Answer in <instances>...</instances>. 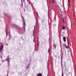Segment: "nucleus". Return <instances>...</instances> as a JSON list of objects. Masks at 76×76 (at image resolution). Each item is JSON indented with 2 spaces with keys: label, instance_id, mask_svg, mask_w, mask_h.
<instances>
[{
  "label": "nucleus",
  "instance_id": "obj_23",
  "mask_svg": "<svg viewBox=\"0 0 76 76\" xmlns=\"http://www.w3.org/2000/svg\"><path fill=\"white\" fill-rule=\"evenodd\" d=\"M1 44H2V43H1Z\"/></svg>",
  "mask_w": 76,
  "mask_h": 76
},
{
  "label": "nucleus",
  "instance_id": "obj_17",
  "mask_svg": "<svg viewBox=\"0 0 76 76\" xmlns=\"http://www.w3.org/2000/svg\"><path fill=\"white\" fill-rule=\"evenodd\" d=\"M28 68H29V66H27L26 69H28Z\"/></svg>",
  "mask_w": 76,
  "mask_h": 76
},
{
  "label": "nucleus",
  "instance_id": "obj_19",
  "mask_svg": "<svg viewBox=\"0 0 76 76\" xmlns=\"http://www.w3.org/2000/svg\"><path fill=\"white\" fill-rule=\"evenodd\" d=\"M14 27H16V25H15V26H14Z\"/></svg>",
  "mask_w": 76,
  "mask_h": 76
},
{
  "label": "nucleus",
  "instance_id": "obj_4",
  "mask_svg": "<svg viewBox=\"0 0 76 76\" xmlns=\"http://www.w3.org/2000/svg\"><path fill=\"white\" fill-rule=\"evenodd\" d=\"M35 31H34V32H33V36H34V37L35 36Z\"/></svg>",
  "mask_w": 76,
  "mask_h": 76
},
{
  "label": "nucleus",
  "instance_id": "obj_11",
  "mask_svg": "<svg viewBox=\"0 0 76 76\" xmlns=\"http://www.w3.org/2000/svg\"><path fill=\"white\" fill-rule=\"evenodd\" d=\"M50 49H49L48 50V52L49 53H50Z\"/></svg>",
  "mask_w": 76,
  "mask_h": 76
},
{
  "label": "nucleus",
  "instance_id": "obj_14",
  "mask_svg": "<svg viewBox=\"0 0 76 76\" xmlns=\"http://www.w3.org/2000/svg\"><path fill=\"white\" fill-rule=\"evenodd\" d=\"M68 0V3H70V0Z\"/></svg>",
  "mask_w": 76,
  "mask_h": 76
},
{
  "label": "nucleus",
  "instance_id": "obj_6",
  "mask_svg": "<svg viewBox=\"0 0 76 76\" xmlns=\"http://www.w3.org/2000/svg\"><path fill=\"white\" fill-rule=\"evenodd\" d=\"M53 47H54V48H56V45L54 44L53 45Z\"/></svg>",
  "mask_w": 76,
  "mask_h": 76
},
{
  "label": "nucleus",
  "instance_id": "obj_10",
  "mask_svg": "<svg viewBox=\"0 0 76 76\" xmlns=\"http://www.w3.org/2000/svg\"><path fill=\"white\" fill-rule=\"evenodd\" d=\"M67 41H68V44H69V39H68V38H67Z\"/></svg>",
  "mask_w": 76,
  "mask_h": 76
},
{
  "label": "nucleus",
  "instance_id": "obj_25",
  "mask_svg": "<svg viewBox=\"0 0 76 76\" xmlns=\"http://www.w3.org/2000/svg\"><path fill=\"white\" fill-rule=\"evenodd\" d=\"M63 21H64V20H63Z\"/></svg>",
  "mask_w": 76,
  "mask_h": 76
},
{
  "label": "nucleus",
  "instance_id": "obj_24",
  "mask_svg": "<svg viewBox=\"0 0 76 76\" xmlns=\"http://www.w3.org/2000/svg\"><path fill=\"white\" fill-rule=\"evenodd\" d=\"M1 58H2V57H1Z\"/></svg>",
  "mask_w": 76,
  "mask_h": 76
},
{
  "label": "nucleus",
  "instance_id": "obj_7",
  "mask_svg": "<svg viewBox=\"0 0 76 76\" xmlns=\"http://www.w3.org/2000/svg\"><path fill=\"white\" fill-rule=\"evenodd\" d=\"M7 61H8V63H9V59H7Z\"/></svg>",
  "mask_w": 76,
  "mask_h": 76
},
{
  "label": "nucleus",
  "instance_id": "obj_15",
  "mask_svg": "<svg viewBox=\"0 0 76 76\" xmlns=\"http://www.w3.org/2000/svg\"><path fill=\"white\" fill-rule=\"evenodd\" d=\"M62 76H63V73H62Z\"/></svg>",
  "mask_w": 76,
  "mask_h": 76
},
{
  "label": "nucleus",
  "instance_id": "obj_22",
  "mask_svg": "<svg viewBox=\"0 0 76 76\" xmlns=\"http://www.w3.org/2000/svg\"><path fill=\"white\" fill-rule=\"evenodd\" d=\"M22 17L23 18V16H22Z\"/></svg>",
  "mask_w": 76,
  "mask_h": 76
},
{
  "label": "nucleus",
  "instance_id": "obj_12",
  "mask_svg": "<svg viewBox=\"0 0 76 76\" xmlns=\"http://www.w3.org/2000/svg\"><path fill=\"white\" fill-rule=\"evenodd\" d=\"M66 48H69V47H67V46H66Z\"/></svg>",
  "mask_w": 76,
  "mask_h": 76
},
{
  "label": "nucleus",
  "instance_id": "obj_1",
  "mask_svg": "<svg viewBox=\"0 0 76 76\" xmlns=\"http://www.w3.org/2000/svg\"><path fill=\"white\" fill-rule=\"evenodd\" d=\"M3 45H1V48H0V51H1L3 49V48L4 47V46H3V45H4V44H2Z\"/></svg>",
  "mask_w": 76,
  "mask_h": 76
},
{
  "label": "nucleus",
  "instance_id": "obj_16",
  "mask_svg": "<svg viewBox=\"0 0 76 76\" xmlns=\"http://www.w3.org/2000/svg\"><path fill=\"white\" fill-rule=\"evenodd\" d=\"M52 3H54V0H53L52 1Z\"/></svg>",
  "mask_w": 76,
  "mask_h": 76
},
{
  "label": "nucleus",
  "instance_id": "obj_9",
  "mask_svg": "<svg viewBox=\"0 0 76 76\" xmlns=\"http://www.w3.org/2000/svg\"><path fill=\"white\" fill-rule=\"evenodd\" d=\"M63 47H65V46H66V45L63 44Z\"/></svg>",
  "mask_w": 76,
  "mask_h": 76
},
{
  "label": "nucleus",
  "instance_id": "obj_3",
  "mask_svg": "<svg viewBox=\"0 0 76 76\" xmlns=\"http://www.w3.org/2000/svg\"><path fill=\"white\" fill-rule=\"evenodd\" d=\"M66 26H63L62 27V29H63L64 30V29H66Z\"/></svg>",
  "mask_w": 76,
  "mask_h": 76
},
{
  "label": "nucleus",
  "instance_id": "obj_18",
  "mask_svg": "<svg viewBox=\"0 0 76 76\" xmlns=\"http://www.w3.org/2000/svg\"><path fill=\"white\" fill-rule=\"evenodd\" d=\"M6 34H7V31L6 30Z\"/></svg>",
  "mask_w": 76,
  "mask_h": 76
},
{
  "label": "nucleus",
  "instance_id": "obj_8",
  "mask_svg": "<svg viewBox=\"0 0 76 76\" xmlns=\"http://www.w3.org/2000/svg\"><path fill=\"white\" fill-rule=\"evenodd\" d=\"M24 26L25 27V22H24Z\"/></svg>",
  "mask_w": 76,
  "mask_h": 76
},
{
  "label": "nucleus",
  "instance_id": "obj_21",
  "mask_svg": "<svg viewBox=\"0 0 76 76\" xmlns=\"http://www.w3.org/2000/svg\"><path fill=\"white\" fill-rule=\"evenodd\" d=\"M7 45H8V44H7Z\"/></svg>",
  "mask_w": 76,
  "mask_h": 76
},
{
  "label": "nucleus",
  "instance_id": "obj_20",
  "mask_svg": "<svg viewBox=\"0 0 76 76\" xmlns=\"http://www.w3.org/2000/svg\"><path fill=\"white\" fill-rule=\"evenodd\" d=\"M62 58H63V56H62L61 57V60H62Z\"/></svg>",
  "mask_w": 76,
  "mask_h": 76
},
{
  "label": "nucleus",
  "instance_id": "obj_2",
  "mask_svg": "<svg viewBox=\"0 0 76 76\" xmlns=\"http://www.w3.org/2000/svg\"><path fill=\"white\" fill-rule=\"evenodd\" d=\"M63 39L64 42H66V37H64Z\"/></svg>",
  "mask_w": 76,
  "mask_h": 76
},
{
  "label": "nucleus",
  "instance_id": "obj_5",
  "mask_svg": "<svg viewBox=\"0 0 76 76\" xmlns=\"http://www.w3.org/2000/svg\"><path fill=\"white\" fill-rule=\"evenodd\" d=\"M38 76H41V74H39L38 75Z\"/></svg>",
  "mask_w": 76,
  "mask_h": 76
},
{
  "label": "nucleus",
  "instance_id": "obj_13",
  "mask_svg": "<svg viewBox=\"0 0 76 76\" xmlns=\"http://www.w3.org/2000/svg\"><path fill=\"white\" fill-rule=\"evenodd\" d=\"M61 66L62 67H63V64H62V62H61Z\"/></svg>",
  "mask_w": 76,
  "mask_h": 76
}]
</instances>
